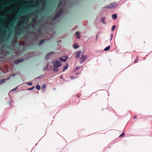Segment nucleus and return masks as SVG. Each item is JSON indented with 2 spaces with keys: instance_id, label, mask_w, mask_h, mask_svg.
<instances>
[{
  "instance_id": "f257e3e1",
  "label": "nucleus",
  "mask_w": 152,
  "mask_h": 152,
  "mask_svg": "<svg viewBox=\"0 0 152 152\" xmlns=\"http://www.w3.org/2000/svg\"><path fill=\"white\" fill-rule=\"evenodd\" d=\"M23 24H26L25 23H22V20L19 22L17 26L15 27L16 31L15 32V36L12 40L10 44V45L9 46V48L12 50L15 49V47L17 41V37L24 34L25 31L23 30V28H20L21 25Z\"/></svg>"
},
{
  "instance_id": "f03ea898",
  "label": "nucleus",
  "mask_w": 152,
  "mask_h": 152,
  "mask_svg": "<svg viewBox=\"0 0 152 152\" xmlns=\"http://www.w3.org/2000/svg\"><path fill=\"white\" fill-rule=\"evenodd\" d=\"M35 18H34L30 23L28 24L26 26L23 27V30L25 31L24 33L26 32V30L31 29H36L37 26L41 24V23L40 20H38L35 21Z\"/></svg>"
},
{
  "instance_id": "7ed1b4c3",
  "label": "nucleus",
  "mask_w": 152,
  "mask_h": 152,
  "mask_svg": "<svg viewBox=\"0 0 152 152\" xmlns=\"http://www.w3.org/2000/svg\"><path fill=\"white\" fill-rule=\"evenodd\" d=\"M52 64H53V67L54 68L53 69V71L54 72L58 71V68L61 66L62 65L61 61L58 60L53 61Z\"/></svg>"
},
{
  "instance_id": "20e7f679",
  "label": "nucleus",
  "mask_w": 152,
  "mask_h": 152,
  "mask_svg": "<svg viewBox=\"0 0 152 152\" xmlns=\"http://www.w3.org/2000/svg\"><path fill=\"white\" fill-rule=\"evenodd\" d=\"M32 14H29L26 16L23 17L22 19V22L25 23H28L30 19L31 16Z\"/></svg>"
},
{
  "instance_id": "39448f33",
  "label": "nucleus",
  "mask_w": 152,
  "mask_h": 152,
  "mask_svg": "<svg viewBox=\"0 0 152 152\" xmlns=\"http://www.w3.org/2000/svg\"><path fill=\"white\" fill-rule=\"evenodd\" d=\"M62 10L61 9L59 12H57V14L55 15L54 17L53 18L52 20H55L62 13Z\"/></svg>"
},
{
  "instance_id": "423d86ee",
  "label": "nucleus",
  "mask_w": 152,
  "mask_h": 152,
  "mask_svg": "<svg viewBox=\"0 0 152 152\" xmlns=\"http://www.w3.org/2000/svg\"><path fill=\"white\" fill-rule=\"evenodd\" d=\"M7 31L5 29L3 31H1L0 33V37H3L4 39L6 37Z\"/></svg>"
},
{
  "instance_id": "0eeeda50",
  "label": "nucleus",
  "mask_w": 152,
  "mask_h": 152,
  "mask_svg": "<svg viewBox=\"0 0 152 152\" xmlns=\"http://www.w3.org/2000/svg\"><path fill=\"white\" fill-rule=\"evenodd\" d=\"M14 23H12V22H11V21H10L5 25L4 27L6 28H9V27L8 26V25H9L10 27L12 28L14 26Z\"/></svg>"
},
{
  "instance_id": "6e6552de",
  "label": "nucleus",
  "mask_w": 152,
  "mask_h": 152,
  "mask_svg": "<svg viewBox=\"0 0 152 152\" xmlns=\"http://www.w3.org/2000/svg\"><path fill=\"white\" fill-rule=\"evenodd\" d=\"M115 2H113L111 4H110L108 5L107 7H107L108 9L112 8L115 5Z\"/></svg>"
},
{
  "instance_id": "1a4fd4ad",
  "label": "nucleus",
  "mask_w": 152,
  "mask_h": 152,
  "mask_svg": "<svg viewBox=\"0 0 152 152\" xmlns=\"http://www.w3.org/2000/svg\"><path fill=\"white\" fill-rule=\"evenodd\" d=\"M23 61V59H17L15 60L14 62V64H17L19 63L20 62Z\"/></svg>"
},
{
  "instance_id": "9d476101",
  "label": "nucleus",
  "mask_w": 152,
  "mask_h": 152,
  "mask_svg": "<svg viewBox=\"0 0 152 152\" xmlns=\"http://www.w3.org/2000/svg\"><path fill=\"white\" fill-rule=\"evenodd\" d=\"M45 5H43L40 9L38 11V13H39L41 12L42 11L45 10Z\"/></svg>"
},
{
  "instance_id": "9b49d317",
  "label": "nucleus",
  "mask_w": 152,
  "mask_h": 152,
  "mask_svg": "<svg viewBox=\"0 0 152 152\" xmlns=\"http://www.w3.org/2000/svg\"><path fill=\"white\" fill-rule=\"evenodd\" d=\"M16 19H17L15 17V16L13 17L12 19L10 20V21H11V22H12V23H14L15 22Z\"/></svg>"
},
{
  "instance_id": "f8f14e48",
  "label": "nucleus",
  "mask_w": 152,
  "mask_h": 152,
  "mask_svg": "<svg viewBox=\"0 0 152 152\" xmlns=\"http://www.w3.org/2000/svg\"><path fill=\"white\" fill-rule=\"evenodd\" d=\"M69 65L68 63H67L66 65L64 66V68L63 70V72H64L67 69Z\"/></svg>"
},
{
  "instance_id": "ddd939ff",
  "label": "nucleus",
  "mask_w": 152,
  "mask_h": 152,
  "mask_svg": "<svg viewBox=\"0 0 152 152\" xmlns=\"http://www.w3.org/2000/svg\"><path fill=\"white\" fill-rule=\"evenodd\" d=\"M35 4H36L35 5H31V6L32 7H37L39 6V1H36V2H35Z\"/></svg>"
},
{
  "instance_id": "4468645a",
  "label": "nucleus",
  "mask_w": 152,
  "mask_h": 152,
  "mask_svg": "<svg viewBox=\"0 0 152 152\" xmlns=\"http://www.w3.org/2000/svg\"><path fill=\"white\" fill-rule=\"evenodd\" d=\"M81 53V51H77L76 53V57H79V56H80V55Z\"/></svg>"
},
{
  "instance_id": "2eb2a0df",
  "label": "nucleus",
  "mask_w": 152,
  "mask_h": 152,
  "mask_svg": "<svg viewBox=\"0 0 152 152\" xmlns=\"http://www.w3.org/2000/svg\"><path fill=\"white\" fill-rule=\"evenodd\" d=\"M85 58H80V63H82L85 60Z\"/></svg>"
},
{
  "instance_id": "dca6fc26",
  "label": "nucleus",
  "mask_w": 152,
  "mask_h": 152,
  "mask_svg": "<svg viewBox=\"0 0 152 152\" xmlns=\"http://www.w3.org/2000/svg\"><path fill=\"white\" fill-rule=\"evenodd\" d=\"M75 34L76 35V38L79 39L80 38V36H79V33L78 32H76L75 33Z\"/></svg>"
},
{
  "instance_id": "f3484780",
  "label": "nucleus",
  "mask_w": 152,
  "mask_h": 152,
  "mask_svg": "<svg viewBox=\"0 0 152 152\" xmlns=\"http://www.w3.org/2000/svg\"><path fill=\"white\" fill-rule=\"evenodd\" d=\"M44 41H45L44 39H42V40H41L39 42V43H38V45H41L43 43V42H44Z\"/></svg>"
},
{
  "instance_id": "a211bd4d",
  "label": "nucleus",
  "mask_w": 152,
  "mask_h": 152,
  "mask_svg": "<svg viewBox=\"0 0 152 152\" xmlns=\"http://www.w3.org/2000/svg\"><path fill=\"white\" fill-rule=\"evenodd\" d=\"M112 17L113 19H115L117 18V15L115 14H113L112 15Z\"/></svg>"
},
{
  "instance_id": "6ab92c4d",
  "label": "nucleus",
  "mask_w": 152,
  "mask_h": 152,
  "mask_svg": "<svg viewBox=\"0 0 152 152\" xmlns=\"http://www.w3.org/2000/svg\"><path fill=\"white\" fill-rule=\"evenodd\" d=\"M36 88L38 90H39L40 89V86L39 85L37 84L36 86Z\"/></svg>"
},
{
  "instance_id": "aec40b11",
  "label": "nucleus",
  "mask_w": 152,
  "mask_h": 152,
  "mask_svg": "<svg viewBox=\"0 0 152 152\" xmlns=\"http://www.w3.org/2000/svg\"><path fill=\"white\" fill-rule=\"evenodd\" d=\"M101 21L104 24H105L106 23L105 20V18H102L101 19Z\"/></svg>"
},
{
  "instance_id": "412c9836",
  "label": "nucleus",
  "mask_w": 152,
  "mask_h": 152,
  "mask_svg": "<svg viewBox=\"0 0 152 152\" xmlns=\"http://www.w3.org/2000/svg\"><path fill=\"white\" fill-rule=\"evenodd\" d=\"M54 53V52H51L49 53H48L47 55H46L45 57H49V56H50V55L52 54V53Z\"/></svg>"
},
{
  "instance_id": "4be33fe9",
  "label": "nucleus",
  "mask_w": 152,
  "mask_h": 152,
  "mask_svg": "<svg viewBox=\"0 0 152 152\" xmlns=\"http://www.w3.org/2000/svg\"><path fill=\"white\" fill-rule=\"evenodd\" d=\"M110 48V46H108L106 47L104 49V50L105 51H107L109 50V49Z\"/></svg>"
},
{
  "instance_id": "5701e85b",
  "label": "nucleus",
  "mask_w": 152,
  "mask_h": 152,
  "mask_svg": "<svg viewBox=\"0 0 152 152\" xmlns=\"http://www.w3.org/2000/svg\"><path fill=\"white\" fill-rule=\"evenodd\" d=\"M66 58V59H63V58H59V59L60 61H63V62H65V61H66V59L68 58Z\"/></svg>"
},
{
  "instance_id": "b1692460",
  "label": "nucleus",
  "mask_w": 152,
  "mask_h": 152,
  "mask_svg": "<svg viewBox=\"0 0 152 152\" xmlns=\"http://www.w3.org/2000/svg\"><path fill=\"white\" fill-rule=\"evenodd\" d=\"M79 47V46L78 45H77L76 44H74L73 45V48L75 49H77Z\"/></svg>"
},
{
  "instance_id": "393cba45",
  "label": "nucleus",
  "mask_w": 152,
  "mask_h": 152,
  "mask_svg": "<svg viewBox=\"0 0 152 152\" xmlns=\"http://www.w3.org/2000/svg\"><path fill=\"white\" fill-rule=\"evenodd\" d=\"M115 28H116L115 26V25L113 26L112 27V29H111L112 31H114V30H115Z\"/></svg>"
},
{
  "instance_id": "a878e982",
  "label": "nucleus",
  "mask_w": 152,
  "mask_h": 152,
  "mask_svg": "<svg viewBox=\"0 0 152 152\" xmlns=\"http://www.w3.org/2000/svg\"><path fill=\"white\" fill-rule=\"evenodd\" d=\"M46 87V86L45 84H43L42 86V89L43 90L44 88H45Z\"/></svg>"
},
{
  "instance_id": "bb28decb",
  "label": "nucleus",
  "mask_w": 152,
  "mask_h": 152,
  "mask_svg": "<svg viewBox=\"0 0 152 152\" xmlns=\"http://www.w3.org/2000/svg\"><path fill=\"white\" fill-rule=\"evenodd\" d=\"M34 88V86H32V87H31V88H28L27 90H33Z\"/></svg>"
},
{
  "instance_id": "cd10ccee",
  "label": "nucleus",
  "mask_w": 152,
  "mask_h": 152,
  "mask_svg": "<svg viewBox=\"0 0 152 152\" xmlns=\"http://www.w3.org/2000/svg\"><path fill=\"white\" fill-rule=\"evenodd\" d=\"M7 38L9 39L10 40V39L11 38V34L10 33L9 34V35L7 37Z\"/></svg>"
},
{
  "instance_id": "c85d7f7f",
  "label": "nucleus",
  "mask_w": 152,
  "mask_h": 152,
  "mask_svg": "<svg viewBox=\"0 0 152 152\" xmlns=\"http://www.w3.org/2000/svg\"><path fill=\"white\" fill-rule=\"evenodd\" d=\"M5 80L4 79H2L0 81V83H3L5 82Z\"/></svg>"
},
{
  "instance_id": "c756f323",
  "label": "nucleus",
  "mask_w": 152,
  "mask_h": 152,
  "mask_svg": "<svg viewBox=\"0 0 152 152\" xmlns=\"http://www.w3.org/2000/svg\"><path fill=\"white\" fill-rule=\"evenodd\" d=\"M27 2L29 4H32L33 3V1H27Z\"/></svg>"
},
{
  "instance_id": "7c9ffc66",
  "label": "nucleus",
  "mask_w": 152,
  "mask_h": 152,
  "mask_svg": "<svg viewBox=\"0 0 152 152\" xmlns=\"http://www.w3.org/2000/svg\"><path fill=\"white\" fill-rule=\"evenodd\" d=\"M17 88H18V87H16L15 88L12 89V90H11L10 91V92L13 91H14L16 90L17 89Z\"/></svg>"
},
{
  "instance_id": "2f4dec72",
  "label": "nucleus",
  "mask_w": 152,
  "mask_h": 152,
  "mask_svg": "<svg viewBox=\"0 0 152 152\" xmlns=\"http://www.w3.org/2000/svg\"><path fill=\"white\" fill-rule=\"evenodd\" d=\"M27 84L29 86H31L32 85V83L31 82L28 83H27Z\"/></svg>"
},
{
  "instance_id": "473e14b6",
  "label": "nucleus",
  "mask_w": 152,
  "mask_h": 152,
  "mask_svg": "<svg viewBox=\"0 0 152 152\" xmlns=\"http://www.w3.org/2000/svg\"><path fill=\"white\" fill-rule=\"evenodd\" d=\"M124 135V133H122L119 136V137H121L122 136H123Z\"/></svg>"
},
{
  "instance_id": "72a5a7b5",
  "label": "nucleus",
  "mask_w": 152,
  "mask_h": 152,
  "mask_svg": "<svg viewBox=\"0 0 152 152\" xmlns=\"http://www.w3.org/2000/svg\"><path fill=\"white\" fill-rule=\"evenodd\" d=\"M80 67H79V66H77V67L76 68V70H78V69H80Z\"/></svg>"
},
{
  "instance_id": "f704fd0d",
  "label": "nucleus",
  "mask_w": 152,
  "mask_h": 152,
  "mask_svg": "<svg viewBox=\"0 0 152 152\" xmlns=\"http://www.w3.org/2000/svg\"><path fill=\"white\" fill-rule=\"evenodd\" d=\"M113 34H111V38L110 39V40H111L112 38H113Z\"/></svg>"
},
{
  "instance_id": "c9c22d12",
  "label": "nucleus",
  "mask_w": 152,
  "mask_h": 152,
  "mask_svg": "<svg viewBox=\"0 0 152 152\" xmlns=\"http://www.w3.org/2000/svg\"><path fill=\"white\" fill-rule=\"evenodd\" d=\"M47 68H48V67L45 68L44 69V70H47Z\"/></svg>"
},
{
  "instance_id": "e433bc0d",
  "label": "nucleus",
  "mask_w": 152,
  "mask_h": 152,
  "mask_svg": "<svg viewBox=\"0 0 152 152\" xmlns=\"http://www.w3.org/2000/svg\"><path fill=\"white\" fill-rule=\"evenodd\" d=\"M70 78H71V79H74V78H75V77H73L72 76H71L70 77Z\"/></svg>"
},
{
  "instance_id": "4c0bfd02",
  "label": "nucleus",
  "mask_w": 152,
  "mask_h": 152,
  "mask_svg": "<svg viewBox=\"0 0 152 152\" xmlns=\"http://www.w3.org/2000/svg\"><path fill=\"white\" fill-rule=\"evenodd\" d=\"M137 117V116L135 115V116L133 118V119H134L135 118H136Z\"/></svg>"
},
{
  "instance_id": "58836bf2",
  "label": "nucleus",
  "mask_w": 152,
  "mask_h": 152,
  "mask_svg": "<svg viewBox=\"0 0 152 152\" xmlns=\"http://www.w3.org/2000/svg\"><path fill=\"white\" fill-rule=\"evenodd\" d=\"M61 4V2H60V3L58 5V7H59L60 6Z\"/></svg>"
},
{
  "instance_id": "ea45409f",
  "label": "nucleus",
  "mask_w": 152,
  "mask_h": 152,
  "mask_svg": "<svg viewBox=\"0 0 152 152\" xmlns=\"http://www.w3.org/2000/svg\"><path fill=\"white\" fill-rule=\"evenodd\" d=\"M81 57H86L85 55H82Z\"/></svg>"
},
{
  "instance_id": "a19ab883",
  "label": "nucleus",
  "mask_w": 152,
  "mask_h": 152,
  "mask_svg": "<svg viewBox=\"0 0 152 152\" xmlns=\"http://www.w3.org/2000/svg\"><path fill=\"white\" fill-rule=\"evenodd\" d=\"M62 78H63V76H61V77H60V79H62Z\"/></svg>"
},
{
  "instance_id": "79ce46f5",
  "label": "nucleus",
  "mask_w": 152,
  "mask_h": 152,
  "mask_svg": "<svg viewBox=\"0 0 152 152\" xmlns=\"http://www.w3.org/2000/svg\"><path fill=\"white\" fill-rule=\"evenodd\" d=\"M24 9L23 8L22 9V11H24Z\"/></svg>"
},
{
  "instance_id": "37998d69",
  "label": "nucleus",
  "mask_w": 152,
  "mask_h": 152,
  "mask_svg": "<svg viewBox=\"0 0 152 152\" xmlns=\"http://www.w3.org/2000/svg\"><path fill=\"white\" fill-rule=\"evenodd\" d=\"M26 7H29V6H27Z\"/></svg>"
},
{
  "instance_id": "c03bdc74",
  "label": "nucleus",
  "mask_w": 152,
  "mask_h": 152,
  "mask_svg": "<svg viewBox=\"0 0 152 152\" xmlns=\"http://www.w3.org/2000/svg\"><path fill=\"white\" fill-rule=\"evenodd\" d=\"M63 57H67V56H63Z\"/></svg>"
},
{
  "instance_id": "a18cd8bd",
  "label": "nucleus",
  "mask_w": 152,
  "mask_h": 152,
  "mask_svg": "<svg viewBox=\"0 0 152 152\" xmlns=\"http://www.w3.org/2000/svg\"><path fill=\"white\" fill-rule=\"evenodd\" d=\"M48 58H46L45 60H47L48 59Z\"/></svg>"
},
{
  "instance_id": "49530a36",
  "label": "nucleus",
  "mask_w": 152,
  "mask_h": 152,
  "mask_svg": "<svg viewBox=\"0 0 152 152\" xmlns=\"http://www.w3.org/2000/svg\"><path fill=\"white\" fill-rule=\"evenodd\" d=\"M136 60H135L134 61V63H136Z\"/></svg>"
},
{
  "instance_id": "de8ad7c7",
  "label": "nucleus",
  "mask_w": 152,
  "mask_h": 152,
  "mask_svg": "<svg viewBox=\"0 0 152 152\" xmlns=\"http://www.w3.org/2000/svg\"><path fill=\"white\" fill-rule=\"evenodd\" d=\"M54 90H55V89H56L55 88H54Z\"/></svg>"
},
{
  "instance_id": "09e8293b",
  "label": "nucleus",
  "mask_w": 152,
  "mask_h": 152,
  "mask_svg": "<svg viewBox=\"0 0 152 152\" xmlns=\"http://www.w3.org/2000/svg\"><path fill=\"white\" fill-rule=\"evenodd\" d=\"M97 39V37H96V39Z\"/></svg>"
},
{
  "instance_id": "8fccbe9b",
  "label": "nucleus",
  "mask_w": 152,
  "mask_h": 152,
  "mask_svg": "<svg viewBox=\"0 0 152 152\" xmlns=\"http://www.w3.org/2000/svg\"><path fill=\"white\" fill-rule=\"evenodd\" d=\"M77 73L76 74V75H77Z\"/></svg>"
},
{
  "instance_id": "3c124183",
  "label": "nucleus",
  "mask_w": 152,
  "mask_h": 152,
  "mask_svg": "<svg viewBox=\"0 0 152 152\" xmlns=\"http://www.w3.org/2000/svg\"><path fill=\"white\" fill-rule=\"evenodd\" d=\"M1 58V57H0V59L1 58Z\"/></svg>"
}]
</instances>
